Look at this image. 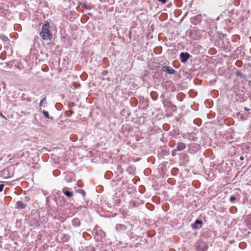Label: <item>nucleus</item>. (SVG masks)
Here are the masks:
<instances>
[{"mask_svg": "<svg viewBox=\"0 0 251 251\" xmlns=\"http://www.w3.org/2000/svg\"><path fill=\"white\" fill-rule=\"evenodd\" d=\"M40 36L43 40H49L52 38V34L50 32L49 30L42 31L40 33Z\"/></svg>", "mask_w": 251, "mask_h": 251, "instance_id": "nucleus-1", "label": "nucleus"}, {"mask_svg": "<svg viewBox=\"0 0 251 251\" xmlns=\"http://www.w3.org/2000/svg\"><path fill=\"white\" fill-rule=\"evenodd\" d=\"M115 228L117 232L120 234L124 233L126 230V226L122 224L116 225Z\"/></svg>", "mask_w": 251, "mask_h": 251, "instance_id": "nucleus-2", "label": "nucleus"}, {"mask_svg": "<svg viewBox=\"0 0 251 251\" xmlns=\"http://www.w3.org/2000/svg\"><path fill=\"white\" fill-rule=\"evenodd\" d=\"M190 54L187 52H181L180 54V61L182 63H185L190 58Z\"/></svg>", "mask_w": 251, "mask_h": 251, "instance_id": "nucleus-3", "label": "nucleus"}, {"mask_svg": "<svg viewBox=\"0 0 251 251\" xmlns=\"http://www.w3.org/2000/svg\"><path fill=\"white\" fill-rule=\"evenodd\" d=\"M162 70L169 74H174L176 72V71L170 66H163Z\"/></svg>", "mask_w": 251, "mask_h": 251, "instance_id": "nucleus-4", "label": "nucleus"}, {"mask_svg": "<svg viewBox=\"0 0 251 251\" xmlns=\"http://www.w3.org/2000/svg\"><path fill=\"white\" fill-rule=\"evenodd\" d=\"M202 222L200 220H196L194 223L192 224L191 227L194 229H198L201 227Z\"/></svg>", "mask_w": 251, "mask_h": 251, "instance_id": "nucleus-5", "label": "nucleus"}, {"mask_svg": "<svg viewBox=\"0 0 251 251\" xmlns=\"http://www.w3.org/2000/svg\"><path fill=\"white\" fill-rule=\"evenodd\" d=\"M26 206V204L22 201H18L16 204V208L17 209H23Z\"/></svg>", "mask_w": 251, "mask_h": 251, "instance_id": "nucleus-6", "label": "nucleus"}, {"mask_svg": "<svg viewBox=\"0 0 251 251\" xmlns=\"http://www.w3.org/2000/svg\"><path fill=\"white\" fill-rule=\"evenodd\" d=\"M185 144L183 143H179L177 146V150L178 151H181L185 149Z\"/></svg>", "mask_w": 251, "mask_h": 251, "instance_id": "nucleus-7", "label": "nucleus"}, {"mask_svg": "<svg viewBox=\"0 0 251 251\" xmlns=\"http://www.w3.org/2000/svg\"><path fill=\"white\" fill-rule=\"evenodd\" d=\"M63 192L64 195L67 197L68 198H70L73 196V193L72 192H70L69 191L66 190V188H64L63 189Z\"/></svg>", "mask_w": 251, "mask_h": 251, "instance_id": "nucleus-8", "label": "nucleus"}, {"mask_svg": "<svg viewBox=\"0 0 251 251\" xmlns=\"http://www.w3.org/2000/svg\"><path fill=\"white\" fill-rule=\"evenodd\" d=\"M72 224L74 226H78L80 225V221L78 218H75L72 221Z\"/></svg>", "mask_w": 251, "mask_h": 251, "instance_id": "nucleus-9", "label": "nucleus"}, {"mask_svg": "<svg viewBox=\"0 0 251 251\" xmlns=\"http://www.w3.org/2000/svg\"><path fill=\"white\" fill-rule=\"evenodd\" d=\"M49 27H50L49 23L48 22H45L42 26V31L49 30Z\"/></svg>", "mask_w": 251, "mask_h": 251, "instance_id": "nucleus-10", "label": "nucleus"}, {"mask_svg": "<svg viewBox=\"0 0 251 251\" xmlns=\"http://www.w3.org/2000/svg\"><path fill=\"white\" fill-rule=\"evenodd\" d=\"M43 113L44 115V116L48 118V119H50V115H49V113L48 111L45 110H43Z\"/></svg>", "mask_w": 251, "mask_h": 251, "instance_id": "nucleus-11", "label": "nucleus"}, {"mask_svg": "<svg viewBox=\"0 0 251 251\" xmlns=\"http://www.w3.org/2000/svg\"><path fill=\"white\" fill-rule=\"evenodd\" d=\"M44 103H46V97H44L40 101V105L42 106Z\"/></svg>", "mask_w": 251, "mask_h": 251, "instance_id": "nucleus-12", "label": "nucleus"}, {"mask_svg": "<svg viewBox=\"0 0 251 251\" xmlns=\"http://www.w3.org/2000/svg\"><path fill=\"white\" fill-rule=\"evenodd\" d=\"M78 192L83 196V197H85L86 196V193L84 190L82 189H80L78 190Z\"/></svg>", "mask_w": 251, "mask_h": 251, "instance_id": "nucleus-13", "label": "nucleus"}, {"mask_svg": "<svg viewBox=\"0 0 251 251\" xmlns=\"http://www.w3.org/2000/svg\"><path fill=\"white\" fill-rule=\"evenodd\" d=\"M229 200L231 201H233L236 200V198L234 196H231L230 197Z\"/></svg>", "mask_w": 251, "mask_h": 251, "instance_id": "nucleus-14", "label": "nucleus"}, {"mask_svg": "<svg viewBox=\"0 0 251 251\" xmlns=\"http://www.w3.org/2000/svg\"><path fill=\"white\" fill-rule=\"evenodd\" d=\"M1 39L4 41V42H7V41H9V39L5 36H3L2 38H1Z\"/></svg>", "mask_w": 251, "mask_h": 251, "instance_id": "nucleus-15", "label": "nucleus"}, {"mask_svg": "<svg viewBox=\"0 0 251 251\" xmlns=\"http://www.w3.org/2000/svg\"><path fill=\"white\" fill-rule=\"evenodd\" d=\"M4 187L3 184H0V192H2Z\"/></svg>", "mask_w": 251, "mask_h": 251, "instance_id": "nucleus-16", "label": "nucleus"}, {"mask_svg": "<svg viewBox=\"0 0 251 251\" xmlns=\"http://www.w3.org/2000/svg\"><path fill=\"white\" fill-rule=\"evenodd\" d=\"M158 1L161 2L162 3H165L167 0H157Z\"/></svg>", "mask_w": 251, "mask_h": 251, "instance_id": "nucleus-17", "label": "nucleus"}, {"mask_svg": "<svg viewBox=\"0 0 251 251\" xmlns=\"http://www.w3.org/2000/svg\"><path fill=\"white\" fill-rule=\"evenodd\" d=\"M236 75L238 76L241 75V73L240 72H237Z\"/></svg>", "mask_w": 251, "mask_h": 251, "instance_id": "nucleus-18", "label": "nucleus"}, {"mask_svg": "<svg viewBox=\"0 0 251 251\" xmlns=\"http://www.w3.org/2000/svg\"><path fill=\"white\" fill-rule=\"evenodd\" d=\"M244 110L246 111H250V109L248 107H244Z\"/></svg>", "mask_w": 251, "mask_h": 251, "instance_id": "nucleus-19", "label": "nucleus"}, {"mask_svg": "<svg viewBox=\"0 0 251 251\" xmlns=\"http://www.w3.org/2000/svg\"><path fill=\"white\" fill-rule=\"evenodd\" d=\"M244 157H243V156H240V158H239V159H240V160L241 161H242V160H244Z\"/></svg>", "mask_w": 251, "mask_h": 251, "instance_id": "nucleus-20", "label": "nucleus"}, {"mask_svg": "<svg viewBox=\"0 0 251 251\" xmlns=\"http://www.w3.org/2000/svg\"><path fill=\"white\" fill-rule=\"evenodd\" d=\"M82 7L86 8V5L84 4L83 5Z\"/></svg>", "mask_w": 251, "mask_h": 251, "instance_id": "nucleus-21", "label": "nucleus"}]
</instances>
